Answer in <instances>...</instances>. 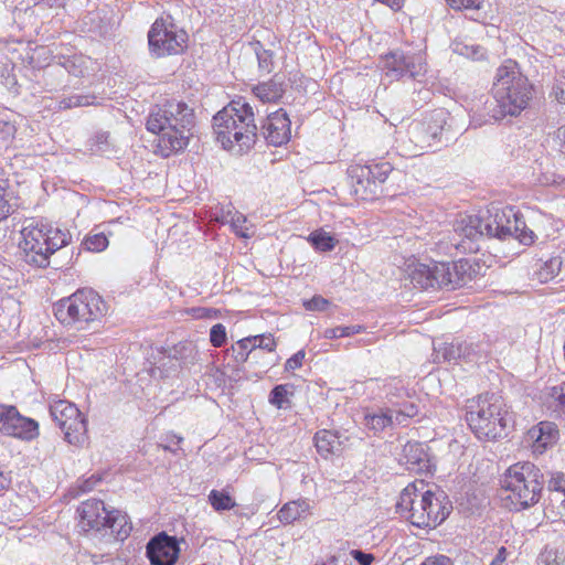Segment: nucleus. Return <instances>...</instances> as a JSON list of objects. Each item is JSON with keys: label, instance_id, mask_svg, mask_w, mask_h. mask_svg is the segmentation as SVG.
<instances>
[{"label": "nucleus", "instance_id": "58", "mask_svg": "<svg viewBox=\"0 0 565 565\" xmlns=\"http://www.w3.org/2000/svg\"><path fill=\"white\" fill-rule=\"evenodd\" d=\"M249 340H250V349H249V353H252L254 350L256 349H260L262 347V340H258V337L257 335H253V337H249Z\"/></svg>", "mask_w": 565, "mask_h": 565}, {"label": "nucleus", "instance_id": "37", "mask_svg": "<svg viewBox=\"0 0 565 565\" xmlns=\"http://www.w3.org/2000/svg\"><path fill=\"white\" fill-rule=\"evenodd\" d=\"M562 260L559 257H553L544 264L540 270V278L544 280L553 279L561 270Z\"/></svg>", "mask_w": 565, "mask_h": 565}, {"label": "nucleus", "instance_id": "11", "mask_svg": "<svg viewBox=\"0 0 565 565\" xmlns=\"http://www.w3.org/2000/svg\"><path fill=\"white\" fill-rule=\"evenodd\" d=\"M392 172L388 162L370 166L354 164L348 169L352 194L364 201H372L383 194V183Z\"/></svg>", "mask_w": 565, "mask_h": 565}, {"label": "nucleus", "instance_id": "15", "mask_svg": "<svg viewBox=\"0 0 565 565\" xmlns=\"http://www.w3.org/2000/svg\"><path fill=\"white\" fill-rule=\"evenodd\" d=\"M383 67L386 76L395 81L408 77L420 82L427 72L426 58L422 52H391L385 56Z\"/></svg>", "mask_w": 565, "mask_h": 565}, {"label": "nucleus", "instance_id": "54", "mask_svg": "<svg viewBox=\"0 0 565 565\" xmlns=\"http://www.w3.org/2000/svg\"><path fill=\"white\" fill-rule=\"evenodd\" d=\"M507 554L505 547H500L490 565H502L507 559Z\"/></svg>", "mask_w": 565, "mask_h": 565}, {"label": "nucleus", "instance_id": "52", "mask_svg": "<svg viewBox=\"0 0 565 565\" xmlns=\"http://www.w3.org/2000/svg\"><path fill=\"white\" fill-rule=\"evenodd\" d=\"M555 96L559 102H565V75H563L554 87Z\"/></svg>", "mask_w": 565, "mask_h": 565}, {"label": "nucleus", "instance_id": "2", "mask_svg": "<svg viewBox=\"0 0 565 565\" xmlns=\"http://www.w3.org/2000/svg\"><path fill=\"white\" fill-rule=\"evenodd\" d=\"M194 126V110L180 100L153 106L146 121L147 130L159 136V152L166 158L188 146Z\"/></svg>", "mask_w": 565, "mask_h": 565}, {"label": "nucleus", "instance_id": "28", "mask_svg": "<svg viewBox=\"0 0 565 565\" xmlns=\"http://www.w3.org/2000/svg\"><path fill=\"white\" fill-rule=\"evenodd\" d=\"M309 509L310 504L307 500L290 501L278 511V519L285 524H290L302 518Z\"/></svg>", "mask_w": 565, "mask_h": 565}, {"label": "nucleus", "instance_id": "29", "mask_svg": "<svg viewBox=\"0 0 565 565\" xmlns=\"http://www.w3.org/2000/svg\"><path fill=\"white\" fill-rule=\"evenodd\" d=\"M252 47L256 54L259 71L269 74L274 70V52L266 50L259 41L252 43Z\"/></svg>", "mask_w": 565, "mask_h": 565}, {"label": "nucleus", "instance_id": "21", "mask_svg": "<svg viewBox=\"0 0 565 565\" xmlns=\"http://www.w3.org/2000/svg\"><path fill=\"white\" fill-rule=\"evenodd\" d=\"M131 529L126 514L117 510L109 511L107 524L102 534V542L111 544L124 541L129 536Z\"/></svg>", "mask_w": 565, "mask_h": 565}, {"label": "nucleus", "instance_id": "4", "mask_svg": "<svg viewBox=\"0 0 565 565\" xmlns=\"http://www.w3.org/2000/svg\"><path fill=\"white\" fill-rule=\"evenodd\" d=\"M532 85L522 75L515 63L502 65L497 70L492 86L494 107L489 109L491 118L501 120L505 116H518L532 98Z\"/></svg>", "mask_w": 565, "mask_h": 565}, {"label": "nucleus", "instance_id": "34", "mask_svg": "<svg viewBox=\"0 0 565 565\" xmlns=\"http://www.w3.org/2000/svg\"><path fill=\"white\" fill-rule=\"evenodd\" d=\"M537 565H565V554L556 548L546 547L540 554Z\"/></svg>", "mask_w": 565, "mask_h": 565}, {"label": "nucleus", "instance_id": "46", "mask_svg": "<svg viewBox=\"0 0 565 565\" xmlns=\"http://www.w3.org/2000/svg\"><path fill=\"white\" fill-rule=\"evenodd\" d=\"M305 356H306L305 351L299 350L297 353H295L291 358H289L286 361L285 370L289 372V371H295V370L301 367Z\"/></svg>", "mask_w": 565, "mask_h": 565}, {"label": "nucleus", "instance_id": "38", "mask_svg": "<svg viewBox=\"0 0 565 565\" xmlns=\"http://www.w3.org/2000/svg\"><path fill=\"white\" fill-rule=\"evenodd\" d=\"M437 358L441 355L444 361H457L460 360V347H457V342L445 343L439 349H436Z\"/></svg>", "mask_w": 565, "mask_h": 565}, {"label": "nucleus", "instance_id": "45", "mask_svg": "<svg viewBox=\"0 0 565 565\" xmlns=\"http://www.w3.org/2000/svg\"><path fill=\"white\" fill-rule=\"evenodd\" d=\"M303 306L310 311H324L329 306V301L321 296H315L310 300L306 301Z\"/></svg>", "mask_w": 565, "mask_h": 565}, {"label": "nucleus", "instance_id": "19", "mask_svg": "<svg viewBox=\"0 0 565 565\" xmlns=\"http://www.w3.org/2000/svg\"><path fill=\"white\" fill-rule=\"evenodd\" d=\"M260 134L267 143L278 147L290 139V119L284 109H278L267 116L262 125Z\"/></svg>", "mask_w": 565, "mask_h": 565}, {"label": "nucleus", "instance_id": "31", "mask_svg": "<svg viewBox=\"0 0 565 565\" xmlns=\"http://www.w3.org/2000/svg\"><path fill=\"white\" fill-rule=\"evenodd\" d=\"M308 241L320 252L332 250L335 246V239L329 233L323 231L312 232L309 235Z\"/></svg>", "mask_w": 565, "mask_h": 565}, {"label": "nucleus", "instance_id": "23", "mask_svg": "<svg viewBox=\"0 0 565 565\" xmlns=\"http://www.w3.org/2000/svg\"><path fill=\"white\" fill-rule=\"evenodd\" d=\"M427 502L426 513H429V526L436 527L440 523H443L449 514L448 507L444 504L446 500V495L444 493H435L431 490H426Z\"/></svg>", "mask_w": 565, "mask_h": 565}, {"label": "nucleus", "instance_id": "47", "mask_svg": "<svg viewBox=\"0 0 565 565\" xmlns=\"http://www.w3.org/2000/svg\"><path fill=\"white\" fill-rule=\"evenodd\" d=\"M228 222H231L232 227L237 234H239L243 237H247V234L245 233L243 226L244 223L246 222V217L243 214L235 212L233 215H231V220Z\"/></svg>", "mask_w": 565, "mask_h": 565}, {"label": "nucleus", "instance_id": "49", "mask_svg": "<svg viewBox=\"0 0 565 565\" xmlns=\"http://www.w3.org/2000/svg\"><path fill=\"white\" fill-rule=\"evenodd\" d=\"M457 347H460V359L473 361L476 351L472 343L457 342Z\"/></svg>", "mask_w": 565, "mask_h": 565}, {"label": "nucleus", "instance_id": "57", "mask_svg": "<svg viewBox=\"0 0 565 565\" xmlns=\"http://www.w3.org/2000/svg\"><path fill=\"white\" fill-rule=\"evenodd\" d=\"M234 353H235V360L238 363L246 362L248 356H249V354H250L249 351L248 352H243L241 350H236V352H234Z\"/></svg>", "mask_w": 565, "mask_h": 565}, {"label": "nucleus", "instance_id": "5", "mask_svg": "<svg viewBox=\"0 0 565 565\" xmlns=\"http://www.w3.org/2000/svg\"><path fill=\"white\" fill-rule=\"evenodd\" d=\"M20 234L19 248L23 260L38 268L50 266V257L71 239L68 233L45 223L31 222Z\"/></svg>", "mask_w": 565, "mask_h": 565}, {"label": "nucleus", "instance_id": "3", "mask_svg": "<svg viewBox=\"0 0 565 565\" xmlns=\"http://www.w3.org/2000/svg\"><path fill=\"white\" fill-rule=\"evenodd\" d=\"M213 129L223 148L243 154L256 142L257 126L252 106L243 99L231 102L213 117Z\"/></svg>", "mask_w": 565, "mask_h": 565}, {"label": "nucleus", "instance_id": "33", "mask_svg": "<svg viewBox=\"0 0 565 565\" xmlns=\"http://www.w3.org/2000/svg\"><path fill=\"white\" fill-rule=\"evenodd\" d=\"M363 330L362 326H339L334 328L326 329L323 332V338L326 339H338L344 337H351L353 334H358Z\"/></svg>", "mask_w": 565, "mask_h": 565}, {"label": "nucleus", "instance_id": "41", "mask_svg": "<svg viewBox=\"0 0 565 565\" xmlns=\"http://www.w3.org/2000/svg\"><path fill=\"white\" fill-rule=\"evenodd\" d=\"M550 396L555 403V408L565 414V383L553 386Z\"/></svg>", "mask_w": 565, "mask_h": 565}, {"label": "nucleus", "instance_id": "14", "mask_svg": "<svg viewBox=\"0 0 565 565\" xmlns=\"http://www.w3.org/2000/svg\"><path fill=\"white\" fill-rule=\"evenodd\" d=\"M424 488L423 481L409 483L401 492L396 503L397 512L417 527L429 526V513H426L428 499Z\"/></svg>", "mask_w": 565, "mask_h": 565}, {"label": "nucleus", "instance_id": "17", "mask_svg": "<svg viewBox=\"0 0 565 565\" xmlns=\"http://www.w3.org/2000/svg\"><path fill=\"white\" fill-rule=\"evenodd\" d=\"M79 515L78 526L82 531L90 533L102 540V534L107 524L109 511L102 500L90 499L83 502L77 509Z\"/></svg>", "mask_w": 565, "mask_h": 565}, {"label": "nucleus", "instance_id": "39", "mask_svg": "<svg viewBox=\"0 0 565 565\" xmlns=\"http://www.w3.org/2000/svg\"><path fill=\"white\" fill-rule=\"evenodd\" d=\"M226 328L222 323L214 324L210 330V342L214 348H221L226 343Z\"/></svg>", "mask_w": 565, "mask_h": 565}, {"label": "nucleus", "instance_id": "25", "mask_svg": "<svg viewBox=\"0 0 565 565\" xmlns=\"http://www.w3.org/2000/svg\"><path fill=\"white\" fill-rule=\"evenodd\" d=\"M253 92L256 97H258L263 103H275L277 102L284 94V83L278 79L277 75L265 83H260L253 88Z\"/></svg>", "mask_w": 565, "mask_h": 565}, {"label": "nucleus", "instance_id": "59", "mask_svg": "<svg viewBox=\"0 0 565 565\" xmlns=\"http://www.w3.org/2000/svg\"><path fill=\"white\" fill-rule=\"evenodd\" d=\"M6 488V479L0 473V492Z\"/></svg>", "mask_w": 565, "mask_h": 565}, {"label": "nucleus", "instance_id": "26", "mask_svg": "<svg viewBox=\"0 0 565 565\" xmlns=\"http://www.w3.org/2000/svg\"><path fill=\"white\" fill-rule=\"evenodd\" d=\"M365 426L377 434L385 428L396 424L394 412L392 408H381L375 413H366L364 415Z\"/></svg>", "mask_w": 565, "mask_h": 565}, {"label": "nucleus", "instance_id": "32", "mask_svg": "<svg viewBox=\"0 0 565 565\" xmlns=\"http://www.w3.org/2000/svg\"><path fill=\"white\" fill-rule=\"evenodd\" d=\"M94 96L89 95H72L68 97H64L58 102V108L60 109H71L74 107H83L94 104Z\"/></svg>", "mask_w": 565, "mask_h": 565}, {"label": "nucleus", "instance_id": "56", "mask_svg": "<svg viewBox=\"0 0 565 565\" xmlns=\"http://www.w3.org/2000/svg\"><path fill=\"white\" fill-rule=\"evenodd\" d=\"M375 1L386 4L394 11L399 10L404 4V0H375Z\"/></svg>", "mask_w": 565, "mask_h": 565}, {"label": "nucleus", "instance_id": "22", "mask_svg": "<svg viewBox=\"0 0 565 565\" xmlns=\"http://www.w3.org/2000/svg\"><path fill=\"white\" fill-rule=\"evenodd\" d=\"M557 430L555 425L550 422H541L529 429L526 439L532 444L534 452L543 454L545 449L555 443Z\"/></svg>", "mask_w": 565, "mask_h": 565}, {"label": "nucleus", "instance_id": "30", "mask_svg": "<svg viewBox=\"0 0 565 565\" xmlns=\"http://www.w3.org/2000/svg\"><path fill=\"white\" fill-rule=\"evenodd\" d=\"M209 502L217 512L231 510L236 505V502L227 492L218 490H212L210 492Z\"/></svg>", "mask_w": 565, "mask_h": 565}, {"label": "nucleus", "instance_id": "43", "mask_svg": "<svg viewBox=\"0 0 565 565\" xmlns=\"http://www.w3.org/2000/svg\"><path fill=\"white\" fill-rule=\"evenodd\" d=\"M7 181L0 180V221L6 220L10 213V204L7 199Z\"/></svg>", "mask_w": 565, "mask_h": 565}, {"label": "nucleus", "instance_id": "8", "mask_svg": "<svg viewBox=\"0 0 565 565\" xmlns=\"http://www.w3.org/2000/svg\"><path fill=\"white\" fill-rule=\"evenodd\" d=\"M541 471L533 463L512 465L501 479V487L508 493L505 499L515 510L526 509L539 502L542 491Z\"/></svg>", "mask_w": 565, "mask_h": 565}, {"label": "nucleus", "instance_id": "24", "mask_svg": "<svg viewBox=\"0 0 565 565\" xmlns=\"http://www.w3.org/2000/svg\"><path fill=\"white\" fill-rule=\"evenodd\" d=\"M547 488L551 507L557 514L565 518V477L563 475L552 476Z\"/></svg>", "mask_w": 565, "mask_h": 565}, {"label": "nucleus", "instance_id": "1", "mask_svg": "<svg viewBox=\"0 0 565 565\" xmlns=\"http://www.w3.org/2000/svg\"><path fill=\"white\" fill-rule=\"evenodd\" d=\"M483 236L501 241L515 238L524 245H531L535 235L513 207H491L482 215H459L454 223L450 244L463 254L476 253L479 250L477 242Z\"/></svg>", "mask_w": 565, "mask_h": 565}, {"label": "nucleus", "instance_id": "48", "mask_svg": "<svg viewBox=\"0 0 565 565\" xmlns=\"http://www.w3.org/2000/svg\"><path fill=\"white\" fill-rule=\"evenodd\" d=\"M350 554L360 565H371L374 561L373 554L364 553L361 550H352Z\"/></svg>", "mask_w": 565, "mask_h": 565}, {"label": "nucleus", "instance_id": "40", "mask_svg": "<svg viewBox=\"0 0 565 565\" xmlns=\"http://www.w3.org/2000/svg\"><path fill=\"white\" fill-rule=\"evenodd\" d=\"M287 390L285 385L275 386L269 394V403L277 408H284L287 403Z\"/></svg>", "mask_w": 565, "mask_h": 565}, {"label": "nucleus", "instance_id": "10", "mask_svg": "<svg viewBox=\"0 0 565 565\" xmlns=\"http://www.w3.org/2000/svg\"><path fill=\"white\" fill-rule=\"evenodd\" d=\"M186 42V32L170 15L156 19L148 32L149 52L157 58L183 53Z\"/></svg>", "mask_w": 565, "mask_h": 565}, {"label": "nucleus", "instance_id": "53", "mask_svg": "<svg viewBox=\"0 0 565 565\" xmlns=\"http://www.w3.org/2000/svg\"><path fill=\"white\" fill-rule=\"evenodd\" d=\"M249 343H250L249 337L241 339L236 342L235 345H232V351L236 352V350H241L243 352H248L250 349Z\"/></svg>", "mask_w": 565, "mask_h": 565}, {"label": "nucleus", "instance_id": "6", "mask_svg": "<svg viewBox=\"0 0 565 565\" xmlns=\"http://www.w3.org/2000/svg\"><path fill=\"white\" fill-rule=\"evenodd\" d=\"M467 409L466 420L480 439L501 437L513 422L503 398L494 393H486L469 401Z\"/></svg>", "mask_w": 565, "mask_h": 565}, {"label": "nucleus", "instance_id": "16", "mask_svg": "<svg viewBox=\"0 0 565 565\" xmlns=\"http://www.w3.org/2000/svg\"><path fill=\"white\" fill-rule=\"evenodd\" d=\"M0 431L7 436L32 440L39 436V424L22 416L14 406L0 405Z\"/></svg>", "mask_w": 565, "mask_h": 565}, {"label": "nucleus", "instance_id": "36", "mask_svg": "<svg viewBox=\"0 0 565 565\" xmlns=\"http://www.w3.org/2000/svg\"><path fill=\"white\" fill-rule=\"evenodd\" d=\"M84 245L87 250L102 252L108 246V238L103 232L94 233L86 237Z\"/></svg>", "mask_w": 565, "mask_h": 565}, {"label": "nucleus", "instance_id": "20", "mask_svg": "<svg viewBox=\"0 0 565 565\" xmlns=\"http://www.w3.org/2000/svg\"><path fill=\"white\" fill-rule=\"evenodd\" d=\"M401 460L411 472L431 473V460L424 444L408 441L403 448Z\"/></svg>", "mask_w": 565, "mask_h": 565}, {"label": "nucleus", "instance_id": "55", "mask_svg": "<svg viewBox=\"0 0 565 565\" xmlns=\"http://www.w3.org/2000/svg\"><path fill=\"white\" fill-rule=\"evenodd\" d=\"M194 311H195L198 318H203V317L215 318L217 316L216 310L206 309V308H198Z\"/></svg>", "mask_w": 565, "mask_h": 565}, {"label": "nucleus", "instance_id": "9", "mask_svg": "<svg viewBox=\"0 0 565 565\" xmlns=\"http://www.w3.org/2000/svg\"><path fill=\"white\" fill-rule=\"evenodd\" d=\"M468 263H431L418 264L409 274L411 282L416 288H443L456 289L467 282L466 271Z\"/></svg>", "mask_w": 565, "mask_h": 565}, {"label": "nucleus", "instance_id": "35", "mask_svg": "<svg viewBox=\"0 0 565 565\" xmlns=\"http://www.w3.org/2000/svg\"><path fill=\"white\" fill-rule=\"evenodd\" d=\"M397 425H406L407 420L418 413V407L414 403H404L398 408H392Z\"/></svg>", "mask_w": 565, "mask_h": 565}, {"label": "nucleus", "instance_id": "44", "mask_svg": "<svg viewBox=\"0 0 565 565\" xmlns=\"http://www.w3.org/2000/svg\"><path fill=\"white\" fill-rule=\"evenodd\" d=\"M483 0H447L449 7L455 10H476L480 9Z\"/></svg>", "mask_w": 565, "mask_h": 565}, {"label": "nucleus", "instance_id": "18", "mask_svg": "<svg viewBox=\"0 0 565 565\" xmlns=\"http://www.w3.org/2000/svg\"><path fill=\"white\" fill-rule=\"evenodd\" d=\"M146 554L151 565H174L180 554L179 541L161 532L149 540Z\"/></svg>", "mask_w": 565, "mask_h": 565}, {"label": "nucleus", "instance_id": "27", "mask_svg": "<svg viewBox=\"0 0 565 565\" xmlns=\"http://www.w3.org/2000/svg\"><path fill=\"white\" fill-rule=\"evenodd\" d=\"M316 448L318 452L327 457L340 450L341 441L338 433L331 430H320L315 436Z\"/></svg>", "mask_w": 565, "mask_h": 565}, {"label": "nucleus", "instance_id": "7", "mask_svg": "<svg viewBox=\"0 0 565 565\" xmlns=\"http://www.w3.org/2000/svg\"><path fill=\"white\" fill-rule=\"evenodd\" d=\"M54 316L64 326L85 329L99 321L107 312L103 298L93 289H79L53 307Z\"/></svg>", "mask_w": 565, "mask_h": 565}, {"label": "nucleus", "instance_id": "50", "mask_svg": "<svg viewBox=\"0 0 565 565\" xmlns=\"http://www.w3.org/2000/svg\"><path fill=\"white\" fill-rule=\"evenodd\" d=\"M420 565H454L451 559L445 555L426 558Z\"/></svg>", "mask_w": 565, "mask_h": 565}, {"label": "nucleus", "instance_id": "51", "mask_svg": "<svg viewBox=\"0 0 565 565\" xmlns=\"http://www.w3.org/2000/svg\"><path fill=\"white\" fill-rule=\"evenodd\" d=\"M257 337H258V340H262L260 349L267 350L268 352H271L275 350L276 341L271 334H269V335L259 334Z\"/></svg>", "mask_w": 565, "mask_h": 565}, {"label": "nucleus", "instance_id": "12", "mask_svg": "<svg viewBox=\"0 0 565 565\" xmlns=\"http://www.w3.org/2000/svg\"><path fill=\"white\" fill-rule=\"evenodd\" d=\"M50 414L64 433L68 444L81 447L87 439V422L75 404L67 401H56L50 406Z\"/></svg>", "mask_w": 565, "mask_h": 565}, {"label": "nucleus", "instance_id": "13", "mask_svg": "<svg viewBox=\"0 0 565 565\" xmlns=\"http://www.w3.org/2000/svg\"><path fill=\"white\" fill-rule=\"evenodd\" d=\"M449 114L443 109H434L424 120L411 125L408 134L418 151L435 149L443 142L445 126Z\"/></svg>", "mask_w": 565, "mask_h": 565}, {"label": "nucleus", "instance_id": "42", "mask_svg": "<svg viewBox=\"0 0 565 565\" xmlns=\"http://www.w3.org/2000/svg\"><path fill=\"white\" fill-rule=\"evenodd\" d=\"M551 147L565 156V125L554 131L551 139Z\"/></svg>", "mask_w": 565, "mask_h": 565}]
</instances>
